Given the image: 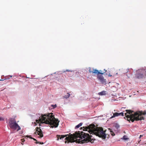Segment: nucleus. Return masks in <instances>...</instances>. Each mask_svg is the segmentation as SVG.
<instances>
[{"mask_svg": "<svg viewBox=\"0 0 146 146\" xmlns=\"http://www.w3.org/2000/svg\"><path fill=\"white\" fill-rule=\"evenodd\" d=\"M89 71L90 73L92 74H103L104 73L100 72L98 70L94 68H89Z\"/></svg>", "mask_w": 146, "mask_h": 146, "instance_id": "8", "label": "nucleus"}, {"mask_svg": "<svg viewBox=\"0 0 146 146\" xmlns=\"http://www.w3.org/2000/svg\"><path fill=\"white\" fill-rule=\"evenodd\" d=\"M146 77V69H140L137 71L135 78L136 79H141Z\"/></svg>", "mask_w": 146, "mask_h": 146, "instance_id": "6", "label": "nucleus"}, {"mask_svg": "<svg viewBox=\"0 0 146 146\" xmlns=\"http://www.w3.org/2000/svg\"><path fill=\"white\" fill-rule=\"evenodd\" d=\"M126 113H125V116L128 121L129 122L131 121L133 122L135 120L138 121L139 120H144L145 119L144 115H146V111H137L134 113H132L133 111L130 110H126Z\"/></svg>", "mask_w": 146, "mask_h": 146, "instance_id": "4", "label": "nucleus"}, {"mask_svg": "<svg viewBox=\"0 0 146 146\" xmlns=\"http://www.w3.org/2000/svg\"><path fill=\"white\" fill-rule=\"evenodd\" d=\"M70 135L68 137H66L68 135H56L57 138V140H58L59 139H62L66 137L65 139L66 140L65 141V143H68L69 142H76V143H87L89 142L92 143L95 139L93 138L92 139V136L90 135L88 133H86L82 131L80 133L79 131L75 132V133L72 134H69Z\"/></svg>", "mask_w": 146, "mask_h": 146, "instance_id": "1", "label": "nucleus"}, {"mask_svg": "<svg viewBox=\"0 0 146 146\" xmlns=\"http://www.w3.org/2000/svg\"><path fill=\"white\" fill-rule=\"evenodd\" d=\"M124 113L123 112L120 113H118L115 112L113 113V115L111 117V118H112L118 116H124Z\"/></svg>", "mask_w": 146, "mask_h": 146, "instance_id": "11", "label": "nucleus"}, {"mask_svg": "<svg viewBox=\"0 0 146 146\" xmlns=\"http://www.w3.org/2000/svg\"><path fill=\"white\" fill-rule=\"evenodd\" d=\"M83 130L88 131L90 134L94 135L103 139H105L106 135L105 133L106 131H104L102 127H98L94 124H91L88 126L83 127Z\"/></svg>", "mask_w": 146, "mask_h": 146, "instance_id": "3", "label": "nucleus"}, {"mask_svg": "<svg viewBox=\"0 0 146 146\" xmlns=\"http://www.w3.org/2000/svg\"><path fill=\"white\" fill-rule=\"evenodd\" d=\"M115 127L117 129H118L119 127V126L117 123H115Z\"/></svg>", "mask_w": 146, "mask_h": 146, "instance_id": "16", "label": "nucleus"}, {"mask_svg": "<svg viewBox=\"0 0 146 146\" xmlns=\"http://www.w3.org/2000/svg\"><path fill=\"white\" fill-rule=\"evenodd\" d=\"M103 74H97V78L99 80L102 84H106V80L104 79L102 75Z\"/></svg>", "mask_w": 146, "mask_h": 146, "instance_id": "7", "label": "nucleus"}, {"mask_svg": "<svg viewBox=\"0 0 146 146\" xmlns=\"http://www.w3.org/2000/svg\"><path fill=\"white\" fill-rule=\"evenodd\" d=\"M126 137V136L124 135L123 137V139L125 140H126L127 139V138Z\"/></svg>", "mask_w": 146, "mask_h": 146, "instance_id": "19", "label": "nucleus"}, {"mask_svg": "<svg viewBox=\"0 0 146 146\" xmlns=\"http://www.w3.org/2000/svg\"><path fill=\"white\" fill-rule=\"evenodd\" d=\"M125 72L126 73V76H127L128 78L131 77L132 76V72L130 71H129L128 69H125L124 70Z\"/></svg>", "mask_w": 146, "mask_h": 146, "instance_id": "10", "label": "nucleus"}, {"mask_svg": "<svg viewBox=\"0 0 146 146\" xmlns=\"http://www.w3.org/2000/svg\"><path fill=\"white\" fill-rule=\"evenodd\" d=\"M70 94L68 93H67V95H65L63 97V98H68L70 96Z\"/></svg>", "mask_w": 146, "mask_h": 146, "instance_id": "13", "label": "nucleus"}, {"mask_svg": "<svg viewBox=\"0 0 146 146\" xmlns=\"http://www.w3.org/2000/svg\"><path fill=\"white\" fill-rule=\"evenodd\" d=\"M98 94L99 95L101 96L105 95L106 94V91H102V92H99Z\"/></svg>", "mask_w": 146, "mask_h": 146, "instance_id": "12", "label": "nucleus"}, {"mask_svg": "<svg viewBox=\"0 0 146 146\" xmlns=\"http://www.w3.org/2000/svg\"><path fill=\"white\" fill-rule=\"evenodd\" d=\"M109 129L110 130V131L111 132V135L113 136L115 135V134L111 130V129Z\"/></svg>", "mask_w": 146, "mask_h": 146, "instance_id": "15", "label": "nucleus"}, {"mask_svg": "<svg viewBox=\"0 0 146 146\" xmlns=\"http://www.w3.org/2000/svg\"><path fill=\"white\" fill-rule=\"evenodd\" d=\"M26 137H29V138L33 139V140H34V141H36V139L34 138H32L30 136L27 135L26 136Z\"/></svg>", "mask_w": 146, "mask_h": 146, "instance_id": "17", "label": "nucleus"}, {"mask_svg": "<svg viewBox=\"0 0 146 146\" xmlns=\"http://www.w3.org/2000/svg\"><path fill=\"white\" fill-rule=\"evenodd\" d=\"M9 125L12 129L15 130L17 129V131L21 129L20 127L17 123L16 121L14 118H10L9 119Z\"/></svg>", "mask_w": 146, "mask_h": 146, "instance_id": "5", "label": "nucleus"}, {"mask_svg": "<svg viewBox=\"0 0 146 146\" xmlns=\"http://www.w3.org/2000/svg\"><path fill=\"white\" fill-rule=\"evenodd\" d=\"M99 72H101L102 71L101 70H100L99 71Z\"/></svg>", "mask_w": 146, "mask_h": 146, "instance_id": "24", "label": "nucleus"}, {"mask_svg": "<svg viewBox=\"0 0 146 146\" xmlns=\"http://www.w3.org/2000/svg\"><path fill=\"white\" fill-rule=\"evenodd\" d=\"M35 129L38 135H39L41 137H42L43 136L42 134V132L40 129V127H36Z\"/></svg>", "mask_w": 146, "mask_h": 146, "instance_id": "9", "label": "nucleus"}, {"mask_svg": "<svg viewBox=\"0 0 146 146\" xmlns=\"http://www.w3.org/2000/svg\"><path fill=\"white\" fill-rule=\"evenodd\" d=\"M109 76H112L111 75H110H110H109Z\"/></svg>", "mask_w": 146, "mask_h": 146, "instance_id": "26", "label": "nucleus"}, {"mask_svg": "<svg viewBox=\"0 0 146 146\" xmlns=\"http://www.w3.org/2000/svg\"><path fill=\"white\" fill-rule=\"evenodd\" d=\"M109 76H112L111 75H110H110H109Z\"/></svg>", "mask_w": 146, "mask_h": 146, "instance_id": "25", "label": "nucleus"}, {"mask_svg": "<svg viewBox=\"0 0 146 146\" xmlns=\"http://www.w3.org/2000/svg\"><path fill=\"white\" fill-rule=\"evenodd\" d=\"M66 71H70L69 70H66L65 72H66Z\"/></svg>", "mask_w": 146, "mask_h": 146, "instance_id": "23", "label": "nucleus"}, {"mask_svg": "<svg viewBox=\"0 0 146 146\" xmlns=\"http://www.w3.org/2000/svg\"><path fill=\"white\" fill-rule=\"evenodd\" d=\"M35 143L36 144H43L44 143L42 142H42H38V141H36L35 142Z\"/></svg>", "mask_w": 146, "mask_h": 146, "instance_id": "18", "label": "nucleus"}, {"mask_svg": "<svg viewBox=\"0 0 146 146\" xmlns=\"http://www.w3.org/2000/svg\"><path fill=\"white\" fill-rule=\"evenodd\" d=\"M82 123H80L75 127V128L77 129L79 128L82 125Z\"/></svg>", "mask_w": 146, "mask_h": 146, "instance_id": "14", "label": "nucleus"}, {"mask_svg": "<svg viewBox=\"0 0 146 146\" xmlns=\"http://www.w3.org/2000/svg\"><path fill=\"white\" fill-rule=\"evenodd\" d=\"M36 121L37 123L40 122L41 123H45L49 124L51 127H57L59 125L60 121L58 119L55 118L52 113H48L44 115L42 114L40 117Z\"/></svg>", "mask_w": 146, "mask_h": 146, "instance_id": "2", "label": "nucleus"}, {"mask_svg": "<svg viewBox=\"0 0 146 146\" xmlns=\"http://www.w3.org/2000/svg\"><path fill=\"white\" fill-rule=\"evenodd\" d=\"M52 106L54 108H56L57 106L56 104H55L54 105H52Z\"/></svg>", "mask_w": 146, "mask_h": 146, "instance_id": "20", "label": "nucleus"}, {"mask_svg": "<svg viewBox=\"0 0 146 146\" xmlns=\"http://www.w3.org/2000/svg\"><path fill=\"white\" fill-rule=\"evenodd\" d=\"M4 119V118L0 117V121H3Z\"/></svg>", "mask_w": 146, "mask_h": 146, "instance_id": "21", "label": "nucleus"}, {"mask_svg": "<svg viewBox=\"0 0 146 146\" xmlns=\"http://www.w3.org/2000/svg\"><path fill=\"white\" fill-rule=\"evenodd\" d=\"M143 135H140V136H139V138H141L142 137H143Z\"/></svg>", "mask_w": 146, "mask_h": 146, "instance_id": "22", "label": "nucleus"}, {"mask_svg": "<svg viewBox=\"0 0 146 146\" xmlns=\"http://www.w3.org/2000/svg\"><path fill=\"white\" fill-rule=\"evenodd\" d=\"M35 133L36 134V132H35Z\"/></svg>", "mask_w": 146, "mask_h": 146, "instance_id": "27", "label": "nucleus"}]
</instances>
